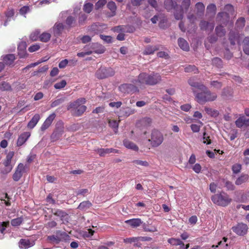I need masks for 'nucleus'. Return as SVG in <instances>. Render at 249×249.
Segmentation results:
<instances>
[{"instance_id":"obj_62","label":"nucleus","mask_w":249,"mask_h":249,"mask_svg":"<svg viewBox=\"0 0 249 249\" xmlns=\"http://www.w3.org/2000/svg\"><path fill=\"white\" fill-rule=\"evenodd\" d=\"M210 85L212 87H213L214 88H215L216 89H219L222 86V84L221 82L214 80L211 81L210 83Z\"/></svg>"},{"instance_id":"obj_34","label":"nucleus","mask_w":249,"mask_h":249,"mask_svg":"<svg viewBox=\"0 0 249 249\" xmlns=\"http://www.w3.org/2000/svg\"><path fill=\"white\" fill-rule=\"evenodd\" d=\"M196 14L198 16H201L203 15L205 6L202 2H197L196 4Z\"/></svg>"},{"instance_id":"obj_63","label":"nucleus","mask_w":249,"mask_h":249,"mask_svg":"<svg viewBox=\"0 0 249 249\" xmlns=\"http://www.w3.org/2000/svg\"><path fill=\"white\" fill-rule=\"evenodd\" d=\"M241 170V165L240 164H235L232 167V170L234 174H238Z\"/></svg>"},{"instance_id":"obj_48","label":"nucleus","mask_w":249,"mask_h":249,"mask_svg":"<svg viewBox=\"0 0 249 249\" xmlns=\"http://www.w3.org/2000/svg\"><path fill=\"white\" fill-rule=\"evenodd\" d=\"M198 123L200 124L199 125L196 124H192L191 125V130L194 132H199V130H200V126L203 125L202 122L201 121H198Z\"/></svg>"},{"instance_id":"obj_29","label":"nucleus","mask_w":249,"mask_h":249,"mask_svg":"<svg viewBox=\"0 0 249 249\" xmlns=\"http://www.w3.org/2000/svg\"><path fill=\"white\" fill-rule=\"evenodd\" d=\"M179 47L183 50L188 51L189 50V46L188 42L182 38H179L178 40Z\"/></svg>"},{"instance_id":"obj_44","label":"nucleus","mask_w":249,"mask_h":249,"mask_svg":"<svg viewBox=\"0 0 249 249\" xmlns=\"http://www.w3.org/2000/svg\"><path fill=\"white\" fill-rule=\"evenodd\" d=\"M107 7L112 12V16H114L117 9L115 3L112 1H109L107 4Z\"/></svg>"},{"instance_id":"obj_11","label":"nucleus","mask_w":249,"mask_h":249,"mask_svg":"<svg viewBox=\"0 0 249 249\" xmlns=\"http://www.w3.org/2000/svg\"><path fill=\"white\" fill-rule=\"evenodd\" d=\"M25 172V166L23 163H19L13 175V179L15 181H18Z\"/></svg>"},{"instance_id":"obj_7","label":"nucleus","mask_w":249,"mask_h":249,"mask_svg":"<svg viewBox=\"0 0 249 249\" xmlns=\"http://www.w3.org/2000/svg\"><path fill=\"white\" fill-rule=\"evenodd\" d=\"M248 229L247 225L242 222L238 223L231 228L232 231L239 236L246 235L248 232Z\"/></svg>"},{"instance_id":"obj_51","label":"nucleus","mask_w":249,"mask_h":249,"mask_svg":"<svg viewBox=\"0 0 249 249\" xmlns=\"http://www.w3.org/2000/svg\"><path fill=\"white\" fill-rule=\"evenodd\" d=\"M93 7V5L89 2L86 3L83 7L84 11L87 13H90Z\"/></svg>"},{"instance_id":"obj_38","label":"nucleus","mask_w":249,"mask_h":249,"mask_svg":"<svg viewBox=\"0 0 249 249\" xmlns=\"http://www.w3.org/2000/svg\"><path fill=\"white\" fill-rule=\"evenodd\" d=\"M238 35L233 32H230L229 34V40L231 44L232 45L235 44L236 42L238 40Z\"/></svg>"},{"instance_id":"obj_1","label":"nucleus","mask_w":249,"mask_h":249,"mask_svg":"<svg viewBox=\"0 0 249 249\" xmlns=\"http://www.w3.org/2000/svg\"><path fill=\"white\" fill-rule=\"evenodd\" d=\"M161 80V77L159 73L152 72L148 74L142 72L139 75L137 79L134 81V83L139 86H142L144 85L154 86L159 83Z\"/></svg>"},{"instance_id":"obj_26","label":"nucleus","mask_w":249,"mask_h":249,"mask_svg":"<svg viewBox=\"0 0 249 249\" xmlns=\"http://www.w3.org/2000/svg\"><path fill=\"white\" fill-rule=\"evenodd\" d=\"M64 25L61 23H56L53 27V33L55 36H59L64 29Z\"/></svg>"},{"instance_id":"obj_40","label":"nucleus","mask_w":249,"mask_h":249,"mask_svg":"<svg viewBox=\"0 0 249 249\" xmlns=\"http://www.w3.org/2000/svg\"><path fill=\"white\" fill-rule=\"evenodd\" d=\"M0 90L2 91H11L12 90V87L9 83L3 81L0 84Z\"/></svg>"},{"instance_id":"obj_47","label":"nucleus","mask_w":249,"mask_h":249,"mask_svg":"<svg viewBox=\"0 0 249 249\" xmlns=\"http://www.w3.org/2000/svg\"><path fill=\"white\" fill-rule=\"evenodd\" d=\"M236 27L237 28H243L245 25V19L244 18L241 17L239 18L236 22Z\"/></svg>"},{"instance_id":"obj_60","label":"nucleus","mask_w":249,"mask_h":249,"mask_svg":"<svg viewBox=\"0 0 249 249\" xmlns=\"http://www.w3.org/2000/svg\"><path fill=\"white\" fill-rule=\"evenodd\" d=\"M30 11V8L28 6H24L19 9V14L26 17L25 15Z\"/></svg>"},{"instance_id":"obj_9","label":"nucleus","mask_w":249,"mask_h":249,"mask_svg":"<svg viewBox=\"0 0 249 249\" xmlns=\"http://www.w3.org/2000/svg\"><path fill=\"white\" fill-rule=\"evenodd\" d=\"M119 90L124 93H131L138 91V88L131 84H124L119 87Z\"/></svg>"},{"instance_id":"obj_5","label":"nucleus","mask_w":249,"mask_h":249,"mask_svg":"<svg viewBox=\"0 0 249 249\" xmlns=\"http://www.w3.org/2000/svg\"><path fill=\"white\" fill-rule=\"evenodd\" d=\"M191 4V0H183L180 6L181 9L178 11L175 10L174 12V16L176 19L180 20L182 19L183 17V12H186Z\"/></svg>"},{"instance_id":"obj_3","label":"nucleus","mask_w":249,"mask_h":249,"mask_svg":"<svg viewBox=\"0 0 249 249\" xmlns=\"http://www.w3.org/2000/svg\"><path fill=\"white\" fill-rule=\"evenodd\" d=\"M211 199L214 204L222 207L228 206L232 200L229 195L223 191L212 196Z\"/></svg>"},{"instance_id":"obj_22","label":"nucleus","mask_w":249,"mask_h":249,"mask_svg":"<svg viewBox=\"0 0 249 249\" xmlns=\"http://www.w3.org/2000/svg\"><path fill=\"white\" fill-rule=\"evenodd\" d=\"M6 19L4 23V26H6L9 21L11 20V18H13L15 15V10L13 8H8L4 13Z\"/></svg>"},{"instance_id":"obj_45","label":"nucleus","mask_w":249,"mask_h":249,"mask_svg":"<svg viewBox=\"0 0 249 249\" xmlns=\"http://www.w3.org/2000/svg\"><path fill=\"white\" fill-rule=\"evenodd\" d=\"M23 221V218L22 217H18L13 219L11 221V224L13 227H17L19 226Z\"/></svg>"},{"instance_id":"obj_64","label":"nucleus","mask_w":249,"mask_h":249,"mask_svg":"<svg viewBox=\"0 0 249 249\" xmlns=\"http://www.w3.org/2000/svg\"><path fill=\"white\" fill-rule=\"evenodd\" d=\"M107 3V0H99L95 5L96 9H99L102 8Z\"/></svg>"},{"instance_id":"obj_28","label":"nucleus","mask_w":249,"mask_h":249,"mask_svg":"<svg viewBox=\"0 0 249 249\" xmlns=\"http://www.w3.org/2000/svg\"><path fill=\"white\" fill-rule=\"evenodd\" d=\"M40 119V115L38 114H35L30 121L28 124V127L30 128H34Z\"/></svg>"},{"instance_id":"obj_56","label":"nucleus","mask_w":249,"mask_h":249,"mask_svg":"<svg viewBox=\"0 0 249 249\" xmlns=\"http://www.w3.org/2000/svg\"><path fill=\"white\" fill-rule=\"evenodd\" d=\"M64 101V98L57 99L52 103L51 107H54L63 103Z\"/></svg>"},{"instance_id":"obj_4","label":"nucleus","mask_w":249,"mask_h":249,"mask_svg":"<svg viewBox=\"0 0 249 249\" xmlns=\"http://www.w3.org/2000/svg\"><path fill=\"white\" fill-rule=\"evenodd\" d=\"M148 141L152 147H158L162 143L163 136L160 131L154 129L151 132L150 138L148 139Z\"/></svg>"},{"instance_id":"obj_10","label":"nucleus","mask_w":249,"mask_h":249,"mask_svg":"<svg viewBox=\"0 0 249 249\" xmlns=\"http://www.w3.org/2000/svg\"><path fill=\"white\" fill-rule=\"evenodd\" d=\"M88 47L89 48L90 50L89 51H92L93 53H95L98 54H101L105 52V48L103 46L97 43H92L89 44L88 46L85 47V50H87Z\"/></svg>"},{"instance_id":"obj_49","label":"nucleus","mask_w":249,"mask_h":249,"mask_svg":"<svg viewBox=\"0 0 249 249\" xmlns=\"http://www.w3.org/2000/svg\"><path fill=\"white\" fill-rule=\"evenodd\" d=\"M216 6L213 4H209L207 7V13L212 14L213 16L215 15Z\"/></svg>"},{"instance_id":"obj_58","label":"nucleus","mask_w":249,"mask_h":249,"mask_svg":"<svg viewBox=\"0 0 249 249\" xmlns=\"http://www.w3.org/2000/svg\"><path fill=\"white\" fill-rule=\"evenodd\" d=\"M133 163L144 167H148L149 166L148 162L145 160H134L133 161Z\"/></svg>"},{"instance_id":"obj_6","label":"nucleus","mask_w":249,"mask_h":249,"mask_svg":"<svg viewBox=\"0 0 249 249\" xmlns=\"http://www.w3.org/2000/svg\"><path fill=\"white\" fill-rule=\"evenodd\" d=\"M115 74V71L111 68L101 67L96 72V76L98 79H104L109 76H112Z\"/></svg>"},{"instance_id":"obj_31","label":"nucleus","mask_w":249,"mask_h":249,"mask_svg":"<svg viewBox=\"0 0 249 249\" xmlns=\"http://www.w3.org/2000/svg\"><path fill=\"white\" fill-rule=\"evenodd\" d=\"M64 132V127L62 125L58 126H57L55 131L52 134V137L59 139L62 135Z\"/></svg>"},{"instance_id":"obj_13","label":"nucleus","mask_w":249,"mask_h":249,"mask_svg":"<svg viewBox=\"0 0 249 249\" xmlns=\"http://www.w3.org/2000/svg\"><path fill=\"white\" fill-rule=\"evenodd\" d=\"M27 44L25 42H20L18 47V55L20 58H25L27 53H26Z\"/></svg>"},{"instance_id":"obj_55","label":"nucleus","mask_w":249,"mask_h":249,"mask_svg":"<svg viewBox=\"0 0 249 249\" xmlns=\"http://www.w3.org/2000/svg\"><path fill=\"white\" fill-rule=\"evenodd\" d=\"M212 63L217 68H221L222 66V61L221 59L215 57L212 60Z\"/></svg>"},{"instance_id":"obj_53","label":"nucleus","mask_w":249,"mask_h":249,"mask_svg":"<svg viewBox=\"0 0 249 249\" xmlns=\"http://www.w3.org/2000/svg\"><path fill=\"white\" fill-rule=\"evenodd\" d=\"M13 87L16 90L19 91L24 89L25 88V85L19 82H16L13 84Z\"/></svg>"},{"instance_id":"obj_27","label":"nucleus","mask_w":249,"mask_h":249,"mask_svg":"<svg viewBox=\"0 0 249 249\" xmlns=\"http://www.w3.org/2000/svg\"><path fill=\"white\" fill-rule=\"evenodd\" d=\"M208 26H210V32H211L214 28V24L213 22H209L204 20L201 21L200 23V27L201 30H207Z\"/></svg>"},{"instance_id":"obj_43","label":"nucleus","mask_w":249,"mask_h":249,"mask_svg":"<svg viewBox=\"0 0 249 249\" xmlns=\"http://www.w3.org/2000/svg\"><path fill=\"white\" fill-rule=\"evenodd\" d=\"M47 60V59L42 58L40 60H39L38 61H37L36 62H35V63H31L30 65H28V66H27L26 67L22 69V71L23 72H26L27 70H28V69H30L31 68L36 67L37 65H38V64H39L40 63L46 61Z\"/></svg>"},{"instance_id":"obj_32","label":"nucleus","mask_w":249,"mask_h":249,"mask_svg":"<svg viewBox=\"0 0 249 249\" xmlns=\"http://www.w3.org/2000/svg\"><path fill=\"white\" fill-rule=\"evenodd\" d=\"M124 145L126 148L134 151H138L139 149L135 144L127 140L124 141Z\"/></svg>"},{"instance_id":"obj_61","label":"nucleus","mask_w":249,"mask_h":249,"mask_svg":"<svg viewBox=\"0 0 249 249\" xmlns=\"http://www.w3.org/2000/svg\"><path fill=\"white\" fill-rule=\"evenodd\" d=\"M203 142L206 144H209L211 143L209 135L205 132L203 134Z\"/></svg>"},{"instance_id":"obj_30","label":"nucleus","mask_w":249,"mask_h":249,"mask_svg":"<svg viewBox=\"0 0 249 249\" xmlns=\"http://www.w3.org/2000/svg\"><path fill=\"white\" fill-rule=\"evenodd\" d=\"M168 242L173 246H180L181 248H184V244L183 242L178 238H169L168 240Z\"/></svg>"},{"instance_id":"obj_8","label":"nucleus","mask_w":249,"mask_h":249,"mask_svg":"<svg viewBox=\"0 0 249 249\" xmlns=\"http://www.w3.org/2000/svg\"><path fill=\"white\" fill-rule=\"evenodd\" d=\"M14 153L13 151L9 152L6 155L3 164L5 166L4 173H9L13 168L14 164L12 163V159L14 156Z\"/></svg>"},{"instance_id":"obj_52","label":"nucleus","mask_w":249,"mask_h":249,"mask_svg":"<svg viewBox=\"0 0 249 249\" xmlns=\"http://www.w3.org/2000/svg\"><path fill=\"white\" fill-rule=\"evenodd\" d=\"M51 38V35L48 33H43L40 36V39L41 41L46 42Z\"/></svg>"},{"instance_id":"obj_41","label":"nucleus","mask_w":249,"mask_h":249,"mask_svg":"<svg viewBox=\"0 0 249 249\" xmlns=\"http://www.w3.org/2000/svg\"><path fill=\"white\" fill-rule=\"evenodd\" d=\"M215 31L217 36L219 37L223 36L226 34V31L222 26H218L215 28Z\"/></svg>"},{"instance_id":"obj_19","label":"nucleus","mask_w":249,"mask_h":249,"mask_svg":"<svg viewBox=\"0 0 249 249\" xmlns=\"http://www.w3.org/2000/svg\"><path fill=\"white\" fill-rule=\"evenodd\" d=\"M31 134L30 132H25L22 133L18 137L17 141V145L21 146L25 143L28 139L30 137Z\"/></svg>"},{"instance_id":"obj_16","label":"nucleus","mask_w":249,"mask_h":249,"mask_svg":"<svg viewBox=\"0 0 249 249\" xmlns=\"http://www.w3.org/2000/svg\"><path fill=\"white\" fill-rule=\"evenodd\" d=\"M55 117V113H53L50 114L42 124L41 127V130L42 131H44L47 129L51 125Z\"/></svg>"},{"instance_id":"obj_23","label":"nucleus","mask_w":249,"mask_h":249,"mask_svg":"<svg viewBox=\"0 0 249 249\" xmlns=\"http://www.w3.org/2000/svg\"><path fill=\"white\" fill-rule=\"evenodd\" d=\"M96 152L100 156H105L107 154L110 153H118V150L113 148H100L96 150Z\"/></svg>"},{"instance_id":"obj_46","label":"nucleus","mask_w":249,"mask_h":249,"mask_svg":"<svg viewBox=\"0 0 249 249\" xmlns=\"http://www.w3.org/2000/svg\"><path fill=\"white\" fill-rule=\"evenodd\" d=\"M53 213L54 215L61 217L62 219L65 218V216H67V214L65 212L61 210H54Z\"/></svg>"},{"instance_id":"obj_39","label":"nucleus","mask_w":249,"mask_h":249,"mask_svg":"<svg viewBox=\"0 0 249 249\" xmlns=\"http://www.w3.org/2000/svg\"><path fill=\"white\" fill-rule=\"evenodd\" d=\"M204 110L209 115L213 117H216L219 115V112L217 110L213 109L212 108L205 107Z\"/></svg>"},{"instance_id":"obj_25","label":"nucleus","mask_w":249,"mask_h":249,"mask_svg":"<svg viewBox=\"0 0 249 249\" xmlns=\"http://www.w3.org/2000/svg\"><path fill=\"white\" fill-rule=\"evenodd\" d=\"M2 57L3 62L7 65H11L15 59V56L13 54H7Z\"/></svg>"},{"instance_id":"obj_33","label":"nucleus","mask_w":249,"mask_h":249,"mask_svg":"<svg viewBox=\"0 0 249 249\" xmlns=\"http://www.w3.org/2000/svg\"><path fill=\"white\" fill-rule=\"evenodd\" d=\"M249 179V176L247 174H242L235 181V184L240 185L246 182Z\"/></svg>"},{"instance_id":"obj_59","label":"nucleus","mask_w":249,"mask_h":249,"mask_svg":"<svg viewBox=\"0 0 249 249\" xmlns=\"http://www.w3.org/2000/svg\"><path fill=\"white\" fill-rule=\"evenodd\" d=\"M141 122L142 125H143L144 126L147 127L151 124L152 119L149 117H145L143 118L141 121Z\"/></svg>"},{"instance_id":"obj_2","label":"nucleus","mask_w":249,"mask_h":249,"mask_svg":"<svg viewBox=\"0 0 249 249\" xmlns=\"http://www.w3.org/2000/svg\"><path fill=\"white\" fill-rule=\"evenodd\" d=\"M86 103L84 98H80L71 102L68 107V110H71L76 116H81L86 110L87 107L83 105Z\"/></svg>"},{"instance_id":"obj_18","label":"nucleus","mask_w":249,"mask_h":249,"mask_svg":"<svg viewBox=\"0 0 249 249\" xmlns=\"http://www.w3.org/2000/svg\"><path fill=\"white\" fill-rule=\"evenodd\" d=\"M159 50V45L146 46L143 52L144 55H150L153 54L156 51Z\"/></svg>"},{"instance_id":"obj_20","label":"nucleus","mask_w":249,"mask_h":249,"mask_svg":"<svg viewBox=\"0 0 249 249\" xmlns=\"http://www.w3.org/2000/svg\"><path fill=\"white\" fill-rule=\"evenodd\" d=\"M188 83L191 87L196 88L199 90H204L206 89V86L202 84L196 82L194 78H190L188 80Z\"/></svg>"},{"instance_id":"obj_17","label":"nucleus","mask_w":249,"mask_h":249,"mask_svg":"<svg viewBox=\"0 0 249 249\" xmlns=\"http://www.w3.org/2000/svg\"><path fill=\"white\" fill-rule=\"evenodd\" d=\"M235 124L238 128H241L243 126H249V119H246L244 116L242 115L236 120Z\"/></svg>"},{"instance_id":"obj_36","label":"nucleus","mask_w":249,"mask_h":249,"mask_svg":"<svg viewBox=\"0 0 249 249\" xmlns=\"http://www.w3.org/2000/svg\"><path fill=\"white\" fill-rule=\"evenodd\" d=\"M243 49L244 52L249 55V37H246L243 41Z\"/></svg>"},{"instance_id":"obj_57","label":"nucleus","mask_w":249,"mask_h":249,"mask_svg":"<svg viewBox=\"0 0 249 249\" xmlns=\"http://www.w3.org/2000/svg\"><path fill=\"white\" fill-rule=\"evenodd\" d=\"M108 124L110 127L114 129V131L116 133L119 125L118 122L115 120H109Z\"/></svg>"},{"instance_id":"obj_37","label":"nucleus","mask_w":249,"mask_h":249,"mask_svg":"<svg viewBox=\"0 0 249 249\" xmlns=\"http://www.w3.org/2000/svg\"><path fill=\"white\" fill-rule=\"evenodd\" d=\"M217 98V95L215 93L211 92L209 90H206V99L207 102L214 101Z\"/></svg>"},{"instance_id":"obj_54","label":"nucleus","mask_w":249,"mask_h":249,"mask_svg":"<svg viewBox=\"0 0 249 249\" xmlns=\"http://www.w3.org/2000/svg\"><path fill=\"white\" fill-rule=\"evenodd\" d=\"M185 71L187 72H194L196 73L198 72V70L194 65H189L184 69Z\"/></svg>"},{"instance_id":"obj_14","label":"nucleus","mask_w":249,"mask_h":249,"mask_svg":"<svg viewBox=\"0 0 249 249\" xmlns=\"http://www.w3.org/2000/svg\"><path fill=\"white\" fill-rule=\"evenodd\" d=\"M35 241L28 239H21L19 242V247L20 249H27L35 245Z\"/></svg>"},{"instance_id":"obj_15","label":"nucleus","mask_w":249,"mask_h":249,"mask_svg":"<svg viewBox=\"0 0 249 249\" xmlns=\"http://www.w3.org/2000/svg\"><path fill=\"white\" fill-rule=\"evenodd\" d=\"M55 234L58 236L59 240H60V243H68L71 240L70 236L65 231L58 230L56 231Z\"/></svg>"},{"instance_id":"obj_21","label":"nucleus","mask_w":249,"mask_h":249,"mask_svg":"<svg viewBox=\"0 0 249 249\" xmlns=\"http://www.w3.org/2000/svg\"><path fill=\"white\" fill-rule=\"evenodd\" d=\"M125 223L130 225L132 228H137L142 224V222L140 218H133L127 220Z\"/></svg>"},{"instance_id":"obj_24","label":"nucleus","mask_w":249,"mask_h":249,"mask_svg":"<svg viewBox=\"0 0 249 249\" xmlns=\"http://www.w3.org/2000/svg\"><path fill=\"white\" fill-rule=\"evenodd\" d=\"M164 4L165 8L168 11L172 10L173 9H174L175 10L177 9V2L173 1L172 0H165Z\"/></svg>"},{"instance_id":"obj_42","label":"nucleus","mask_w":249,"mask_h":249,"mask_svg":"<svg viewBox=\"0 0 249 249\" xmlns=\"http://www.w3.org/2000/svg\"><path fill=\"white\" fill-rule=\"evenodd\" d=\"M47 240L52 244H58L60 243V240H59L58 236H56L55 233V234L48 236L47 237Z\"/></svg>"},{"instance_id":"obj_35","label":"nucleus","mask_w":249,"mask_h":249,"mask_svg":"<svg viewBox=\"0 0 249 249\" xmlns=\"http://www.w3.org/2000/svg\"><path fill=\"white\" fill-rule=\"evenodd\" d=\"M91 206V203L89 201H83L78 207V209L82 211H86Z\"/></svg>"},{"instance_id":"obj_50","label":"nucleus","mask_w":249,"mask_h":249,"mask_svg":"<svg viewBox=\"0 0 249 249\" xmlns=\"http://www.w3.org/2000/svg\"><path fill=\"white\" fill-rule=\"evenodd\" d=\"M67 85V82L65 80H62L60 82L54 84V87L55 89H60L64 88Z\"/></svg>"},{"instance_id":"obj_12","label":"nucleus","mask_w":249,"mask_h":249,"mask_svg":"<svg viewBox=\"0 0 249 249\" xmlns=\"http://www.w3.org/2000/svg\"><path fill=\"white\" fill-rule=\"evenodd\" d=\"M206 90H208L207 88L206 89L201 90L202 91L201 92L196 93V91L193 89V92L195 95L196 101L200 104H203L207 102V100L206 99Z\"/></svg>"}]
</instances>
